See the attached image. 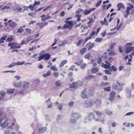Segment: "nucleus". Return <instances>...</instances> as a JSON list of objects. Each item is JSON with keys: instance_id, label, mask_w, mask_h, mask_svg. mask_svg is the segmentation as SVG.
Returning <instances> with one entry per match:
<instances>
[{"instance_id": "1", "label": "nucleus", "mask_w": 134, "mask_h": 134, "mask_svg": "<svg viewBox=\"0 0 134 134\" xmlns=\"http://www.w3.org/2000/svg\"><path fill=\"white\" fill-rule=\"evenodd\" d=\"M95 118V115L92 113H91L88 115L87 117L85 116V120L83 122L85 124L87 123L88 121H91L93 119Z\"/></svg>"}, {"instance_id": "2", "label": "nucleus", "mask_w": 134, "mask_h": 134, "mask_svg": "<svg viewBox=\"0 0 134 134\" xmlns=\"http://www.w3.org/2000/svg\"><path fill=\"white\" fill-rule=\"evenodd\" d=\"M71 85V83L69 85V86H70V88L75 89L81 86L82 85V82L81 81H78L77 82H73L70 86Z\"/></svg>"}, {"instance_id": "3", "label": "nucleus", "mask_w": 134, "mask_h": 134, "mask_svg": "<svg viewBox=\"0 0 134 134\" xmlns=\"http://www.w3.org/2000/svg\"><path fill=\"white\" fill-rule=\"evenodd\" d=\"M37 129V130L36 131L38 133H43L46 131L47 130V128L46 127L38 126Z\"/></svg>"}, {"instance_id": "4", "label": "nucleus", "mask_w": 134, "mask_h": 134, "mask_svg": "<svg viewBox=\"0 0 134 134\" xmlns=\"http://www.w3.org/2000/svg\"><path fill=\"white\" fill-rule=\"evenodd\" d=\"M117 83L118 85V86L115 84H113L112 86V88L114 90H116L119 91H122V86L118 82H117Z\"/></svg>"}, {"instance_id": "5", "label": "nucleus", "mask_w": 134, "mask_h": 134, "mask_svg": "<svg viewBox=\"0 0 134 134\" xmlns=\"http://www.w3.org/2000/svg\"><path fill=\"white\" fill-rule=\"evenodd\" d=\"M115 94L116 93L115 91L111 92L110 93L108 100H110V102L114 100L115 99Z\"/></svg>"}, {"instance_id": "6", "label": "nucleus", "mask_w": 134, "mask_h": 134, "mask_svg": "<svg viewBox=\"0 0 134 134\" xmlns=\"http://www.w3.org/2000/svg\"><path fill=\"white\" fill-rule=\"evenodd\" d=\"M85 106L87 108H88L91 106H93L94 105V101L89 102L86 101L84 104Z\"/></svg>"}, {"instance_id": "7", "label": "nucleus", "mask_w": 134, "mask_h": 134, "mask_svg": "<svg viewBox=\"0 0 134 134\" xmlns=\"http://www.w3.org/2000/svg\"><path fill=\"white\" fill-rule=\"evenodd\" d=\"M71 117L77 119H79L81 117L80 115L76 112H74L72 113L71 115Z\"/></svg>"}, {"instance_id": "8", "label": "nucleus", "mask_w": 134, "mask_h": 134, "mask_svg": "<svg viewBox=\"0 0 134 134\" xmlns=\"http://www.w3.org/2000/svg\"><path fill=\"white\" fill-rule=\"evenodd\" d=\"M18 44L15 43L13 42H9L8 44V46L10 47L11 49H14L16 48V46Z\"/></svg>"}, {"instance_id": "9", "label": "nucleus", "mask_w": 134, "mask_h": 134, "mask_svg": "<svg viewBox=\"0 0 134 134\" xmlns=\"http://www.w3.org/2000/svg\"><path fill=\"white\" fill-rule=\"evenodd\" d=\"M65 23L67 24L70 26L69 29H71V28L73 27V25L74 24L76 23V21H65Z\"/></svg>"}, {"instance_id": "10", "label": "nucleus", "mask_w": 134, "mask_h": 134, "mask_svg": "<svg viewBox=\"0 0 134 134\" xmlns=\"http://www.w3.org/2000/svg\"><path fill=\"white\" fill-rule=\"evenodd\" d=\"M125 52L126 54L129 53L132 51L134 49V47H125Z\"/></svg>"}, {"instance_id": "11", "label": "nucleus", "mask_w": 134, "mask_h": 134, "mask_svg": "<svg viewBox=\"0 0 134 134\" xmlns=\"http://www.w3.org/2000/svg\"><path fill=\"white\" fill-rule=\"evenodd\" d=\"M23 88L24 89L26 90L29 87L30 83L29 82L26 81H23Z\"/></svg>"}, {"instance_id": "12", "label": "nucleus", "mask_w": 134, "mask_h": 134, "mask_svg": "<svg viewBox=\"0 0 134 134\" xmlns=\"http://www.w3.org/2000/svg\"><path fill=\"white\" fill-rule=\"evenodd\" d=\"M95 44L94 43L89 42L86 44V47L88 50L90 49L94 46Z\"/></svg>"}, {"instance_id": "13", "label": "nucleus", "mask_w": 134, "mask_h": 134, "mask_svg": "<svg viewBox=\"0 0 134 134\" xmlns=\"http://www.w3.org/2000/svg\"><path fill=\"white\" fill-rule=\"evenodd\" d=\"M86 88H85L81 92V97L82 98H87V94L86 93Z\"/></svg>"}, {"instance_id": "14", "label": "nucleus", "mask_w": 134, "mask_h": 134, "mask_svg": "<svg viewBox=\"0 0 134 134\" xmlns=\"http://www.w3.org/2000/svg\"><path fill=\"white\" fill-rule=\"evenodd\" d=\"M126 93L127 98H129L131 97V91L127 88L126 89Z\"/></svg>"}, {"instance_id": "15", "label": "nucleus", "mask_w": 134, "mask_h": 134, "mask_svg": "<svg viewBox=\"0 0 134 134\" xmlns=\"http://www.w3.org/2000/svg\"><path fill=\"white\" fill-rule=\"evenodd\" d=\"M44 58L46 60H48L51 57V55L49 53H46L43 54Z\"/></svg>"}, {"instance_id": "16", "label": "nucleus", "mask_w": 134, "mask_h": 134, "mask_svg": "<svg viewBox=\"0 0 134 134\" xmlns=\"http://www.w3.org/2000/svg\"><path fill=\"white\" fill-rule=\"evenodd\" d=\"M62 116L61 115L59 114L58 115L57 117L56 118V120L58 123L60 124L62 122Z\"/></svg>"}, {"instance_id": "17", "label": "nucleus", "mask_w": 134, "mask_h": 134, "mask_svg": "<svg viewBox=\"0 0 134 134\" xmlns=\"http://www.w3.org/2000/svg\"><path fill=\"white\" fill-rule=\"evenodd\" d=\"M94 104H95L96 106L97 107H99L101 104L102 101L98 99H97L95 102H94Z\"/></svg>"}, {"instance_id": "18", "label": "nucleus", "mask_w": 134, "mask_h": 134, "mask_svg": "<svg viewBox=\"0 0 134 134\" xmlns=\"http://www.w3.org/2000/svg\"><path fill=\"white\" fill-rule=\"evenodd\" d=\"M8 125V123L7 122V120H6L5 122L1 123L0 124V126L3 128H5Z\"/></svg>"}, {"instance_id": "19", "label": "nucleus", "mask_w": 134, "mask_h": 134, "mask_svg": "<svg viewBox=\"0 0 134 134\" xmlns=\"http://www.w3.org/2000/svg\"><path fill=\"white\" fill-rule=\"evenodd\" d=\"M36 5H35V4H34L33 5L31 4H30L29 6L27 7V8L29 9H30L31 10H34L36 9V8L35 7Z\"/></svg>"}, {"instance_id": "20", "label": "nucleus", "mask_w": 134, "mask_h": 134, "mask_svg": "<svg viewBox=\"0 0 134 134\" xmlns=\"http://www.w3.org/2000/svg\"><path fill=\"white\" fill-rule=\"evenodd\" d=\"M101 66L106 69H109L110 67V65L105 64L103 63H102Z\"/></svg>"}, {"instance_id": "21", "label": "nucleus", "mask_w": 134, "mask_h": 134, "mask_svg": "<svg viewBox=\"0 0 134 134\" xmlns=\"http://www.w3.org/2000/svg\"><path fill=\"white\" fill-rule=\"evenodd\" d=\"M17 25L16 23L14 21H12L9 25L10 27H16Z\"/></svg>"}, {"instance_id": "22", "label": "nucleus", "mask_w": 134, "mask_h": 134, "mask_svg": "<svg viewBox=\"0 0 134 134\" xmlns=\"http://www.w3.org/2000/svg\"><path fill=\"white\" fill-rule=\"evenodd\" d=\"M67 61L66 60H63L62 61L59 65V67L61 68L66 63Z\"/></svg>"}, {"instance_id": "23", "label": "nucleus", "mask_w": 134, "mask_h": 134, "mask_svg": "<svg viewBox=\"0 0 134 134\" xmlns=\"http://www.w3.org/2000/svg\"><path fill=\"white\" fill-rule=\"evenodd\" d=\"M51 74V71L50 70L48 71L47 73H45L43 75V76L44 77H47V76L50 75Z\"/></svg>"}, {"instance_id": "24", "label": "nucleus", "mask_w": 134, "mask_h": 134, "mask_svg": "<svg viewBox=\"0 0 134 134\" xmlns=\"http://www.w3.org/2000/svg\"><path fill=\"white\" fill-rule=\"evenodd\" d=\"M7 37V35H5L1 37L0 39V44L4 42V40H5Z\"/></svg>"}, {"instance_id": "25", "label": "nucleus", "mask_w": 134, "mask_h": 134, "mask_svg": "<svg viewBox=\"0 0 134 134\" xmlns=\"http://www.w3.org/2000/svg\"><path fill=\"white\" fill-rule=\"evenodd\" d=\"M99 70V69L97 67H95L93 68L91 70V71L92 73H95L98 71Z\"/></svg>"}, {"instance_id": "26", "label": "nucleus", "mask_w": 134, "mask_h": 134, "mask_svg": "<svg viewBox=\"0 0 134 134\" xmlns=\"http://www.w3.org/2000/svg\"><path fill=\"white\" fill-rule=\"evenodd\" d=\"M117 7H119L120 8H125V7L124 5L121 3H119L117 5Z\"/></svg>"}, {"instance_id": "27", "label": "nucleus", "mask_w": 134, "mask_h": 134, "mask_svg": "<svg viewBox=\"0 0 134 134\" xmlns=\"http://www.w3.org/2000/svg\"><path fill=\"white\" fill-rule=\"evenodd\" d=\"M70 122L71 123L75 124L77 122L76 120L74 119L71 118L69 120Z\"/></svg>"}, {"instance_id": "28", "label": "nucleus", "mask_w": 134, "mask_h": 134, "mask_svg": "<svg viewBox=\"0 0 134 134\" xmlns=\"http://www.w3.org/2000/svg\"><path fill=\"white\" fill-rule=\"evenodd\" d=\"M0 118H4V119L5 118V114L3 111L1 110H0Z\"/></svg>"}, {"instance_id": "29", "label": "nucleus", "mask_w": 134, "mask_h": 134, "mask_svg": "<svg viewBox=\"0 0 134 134\" xmlns=\"http://www.w3.org/2000/svg\"><path fill=\"white\" fill-rule=\"evenodd\" d=\"M105 112L106 113L109 115H110L113 114L112 112L108 109H106L105 110Z\"/></svg>"}, {"instance_id": "30", "label": "nucleus", "mask_w": 134, "mask_h": 134, "mask_svg": "<svg viewBox=\"0 0 134 134\" xmlns=\"http://www.w3.org/2000/svg\"><path fill=\"white\" fill-rule=\"evenodd\" d=\"M21 84V82H20L19 83H14V85L16 88H18L20 87Z\"/></svg>"}, {"instance_id": "31", "label": "nucleus", "mask_w": 134, "mask_h": 134, "mask_svg": "<svg viewBox=\"0 0 134 134\" xmlns=\"http://www.w3.org/2000/svg\"><path fill=\"white\" fill-rule=\"evenodd\" d=\"M14 90V89H9L7 90L6 92L8 94L12 93Z\"/></svg>"}, {"instance_id": "32", "label": "nucleus", "mask_w": 134, "mask_h": 134, "mask_svg": "<svg viewBox=\"0 0 134 134\" xmlns=\"http://www.w3.org/2000/svg\"><path fill=\"white\" fill-rule=\"evenodd\" d=\"M86 49L87 48H85L82 49L80 51V53L82 54H83L86 51Z\"/></svg>"}, {"instance_id": "33", "label": "nucleus", "mask_w": 134, "mask_h": 134, "mask_svg": "<svg viewBox=\"0 0 134 134\" xmlns=\"http://www.w3.org/2000/svg\"><path fill=\"white\" fill-rule=\"evenodd\" d=\"M83 63V60H81L78 63H77V62L75 63V64L77 65L78 66H80Z\"/></svg>"}, {"instance_id": "34", "label": "nucleus", "mask_w": 134, "mask_h": 134, "mask_svg": "<svg viewBox=\"0 0 134 134\" xmlns=\"http://www.w3.org/2000/svg\"><path fill=\"white\" fill-rule=\"evenodd\" d=\"M58 109L60 110H61L63 108V106L62 103L59 104L58 105Z\"/></svg>"}, {"instance_id": "35", "label": "nucleus", "mask_w": 134, "mask_h": 134, "mask_svg": "<svg viewBox=\"0 0 134 134\" xmlns=\"http://www.w3.org/2000/svg\"><path fill=\"white\" fill-rule=\"evenodd\" d=\"M111 87H107L104 88V90L106 91L109 92L111 90Z\"/></svg>"}, {"instance_id": "36", "label": "nucleus", "mask_w": 134, "mask_h": 134, "mask_svg": "<svg viewBox=\"0 0 134 134\" xmlns=\"http://www.w3.org/2000/svg\"><path fill=\"white\" fill-rule=\"evenodd\" d=\"M94 76L92 75H89L86 78V79L87 80H90L92 78H94Z\"/></svg>"}, {"instance_id": "37", "label": "nucleus", "mask_w": 134, "mask_h": 134, "mask_svg": "<svg viewBox=\"0 0 134 134\" xmlns=\"http://www.w3.org/2000/svg\"><path fill=\"white\" fill-rule=\"evenodd\" d=\"M60 83V81L59 80L55 82V84L57 86L59 87L61 85Z\"/></svg>"}, {"instance_id": "38", "label": "nucleus", "mask_w": 134, "mask_h": 134, "mask_svg": "<svg viewBox=\"0 0 134 134\" xmlns=\"http://www.w3.org/2000/svg\"><path fill=\"white\" fill-rule=\"evenodd\" d=\"M36 25H39V26H40V29H41L44 26L43 24V23H37L36 24Z\"/></svg>"}, {"instance_id": "39", "label": "nucleus", "mask_w": 134, "mask_h": 134, "mask_svg": "<svg viewBox=\"0 0 134 134\" xmlns=\"http://www.w3.org/2000/svg\"><path fill=\"white\" fill-rule=\"evenodd\" d=\"M20 27L21 28H19L17 31L18 32V33H21L24 31V29L22 28V27L20 26Z\"/></svg>"}, {"instance_id": "40", "label": "nucleus", "mask_w": 134, "mask_h": 134, "mask_svg": "<svg viewBox=\"0 0 134 134\" xmlns=\"http://www.w3.org/2000/svg\"><path fill=\"white\" fill-rule=\"evenodd\" d=\"M89 20H90V21H88L87 23V24L89 25V24L91 23H93L94 22V21H93V18H90L89 19Z\"/></svg>"}, {"instance_id": "41", "label": "nucleus", "mask_w": 134, "mask_h": 134, "mask_svg": "<svg viewBox=\"0 0 134 134\" xmlns=\"http://www.w3.org/2000/svg\"><path fill=\"white\" fill-rule=\"evenodd\" d=\"M103 39L102 38H97L95 40V42H100L102 41Z\"/></svg>"}, {"instance_id": "42", "label": "nucleus", "mask_w": 134, "mask_h": 134, "mask_svg": "<svg viewBox=\"0 0 134 134\" xmlns=\"http://www.w3.org/2000/svg\"><path fill=\"white\" fill-rule=\"evenodd\" d=\"M15 65L16 63L13 62L12 63H11V64H10L8 66V67L9 68H12L13 66H15Z\"/></svg>"}, {"instance_id": "43", "label": "nucleus", "mask_w": 134, "mask_h": 134, "mask_svg": "<svg viewBox=\"0 0 134 134\" xmlns=\"http://www.w3.org/2000/svg\"><path fill=\"white\" fill-rule=\"evenodd\" d=\"M90 55H91L90 53H88L85 55L84 58L85 59H88L90 58Z\"/></svg>"}, {"instance_id": "44", "label": "nucleus", "mask_w": 134, "mask_h": 134, "mask_svg": "<svg viewBox=\"0 0 134 134\" xmlns=\"http://www.w3.org/2000/svg\"><path fill=\"white\" fill-rule=\"evenodd\" d=\"M43 59H44V57L43 54H42L38 57L37 59V61H40Z\"/></svg>"}, {"instance_id": "45", "label": "nucleus", "mask_w": 134, "mask_h": 134, "mask_svg": "<svg viewBox=\"0 0 134 134\" xmlns=\"http://www.w3.org/2000/svg\"><path fill=\"white\" fill-rule=\"evenodd\" d=\"M83 13L85 15H87L89 14L90 13L89 10H84Z\"/></svg>"}, {"instance_id": "46", "label": "nucleus", "mask_w": 134, "mask_h": 134, "mask_svg": "<svg viewBox=\"0 0 134 134\" xmlns=\"http://www.w3.org/2000/svg\"><path fill=\"white\" fill-rule=\"evenodd\" d=\"M13 38L12 37L8 38L6 40V41L7 42H10L13 41Z\"/></svg>"}, {"instance_id": "47", "label": "nucleus", "mask_w": 134, "mask_h": 134, "mask_svg": "<svg viewBox=\"0 0 134 134\" xmlns=\"http://www.w3.org/2000/svg\"><path fill=\"white\" fill-rule=\"evenodd\" d=\"M25 62L24 61L22 62H18L16 63V65H22L24 64Z\"/></svg>"}, {"instance_id": "48", "label": "nucleus", "mask_w": 134, "mask_h": 134, "mask_svg": "<svg viewBox=\"0 0 134 134\" xmlns=\"http://www.w3.org/2000/svg\"><path fill=\"white\" fill-rule=\"evenodd\" d=\"M0 94L3 97H4L6 95V93L5 91L0 92Z\"/></svg>"}, {"instance_id": "49", "label": "nucleus", "mask_w": 134, "mask_h": 134, "mask_svg": "<svg viewBox=\"0 0 134 134\" xmlns=\"http://www.w3.org/2000/svg\"><path fill=\"white\" fill-rule=\"evenodd\" d=\"M104 72L107 74L109 75H111V73L109 70H105Z\"/></svg>"}, {"instance_id": "50", "label": "nucleus", "mask_w": 134, "mask_h": 134, "mask_svg": "<svg viewBox=\"0 0 134 134\" xmlns=\"http://www.w3.org/2000/svg\"><path fill=\"white\" fill-rule=\"evenodd\" d=\"M94 112L96 113V114L98 116H100L102 114V113H101L98 111H94Z\"/></svg>"}, {"instance_id": "51", "label": "nucleus", "mask_w": 134, "mask_h": 134, "mask_svg": "<svg viewBox=\"0 0 134 134\" xmlns=\"http://www.w3.org/2000/svg\"><path fill=\"white\" fill-rule=\"evenodd\" d=\"M133 44V43L132 42H128L126 43L125 47H129L128 46H132Z\"/></svg>"}, {"instance_id": "52", "label": "nucleus", "mask_w": 134, "mask_h": 134, "mask_svg": "<svg viewBox=\"0 0 134 134\" xmlns=\"http://www.w3.org/2000/svg\"><path fill=\"white\" fill-rule=\"evenodd\" d=\"M83 40L81 39L79 40L77 43L76 45L77 46H79L80 44L82 42Z\"/></svg>"}, {"instance_id": "53", "label": "nucleus", "mask_w": 134, "mask_h": 134, "mask_svg": "<svg viewBox=\"0 0 134 134\" xmlns=\"http://www.w3.org/2000/svg\"><path fill=\"white\" fill-rule=\"evenodd\" d=\"M102 2V0H100L98 3H97L95 5V6L96 7H98L101 4Z\"/></svg>"}, {"instance_id": "54", "label": "nucleus", "mask_w": 134, "mask_h": 134, "mask_svg": "<svg viewBox=\"0 0 134 134\" xmlns=\"http://www.w3.org/2000/svg\"><path fill=\"white\" fill-rule=\"evenodd\" d=\"M51 98H49L47 100H46V103L47 104V105H48L49 104H51V103L50 100Z\"/></svg>"}, {"instance_id": "55", "label": "nucleus", "mask_w": 134, "mask_h": 134, "mask_svg": "<svg viewBox=\"0 0 134 134\" xmlns=\"http://www.w3.org/2000/svg\"><path fill=\"white\" fill-rule=\"evenodd\" d=\"M134 114V112H128L126 113L125 115V116H128L132 114Z\"/></svg>"}, {"instance_id": "56", "label": "nucleus", "mask_w": 134, "mask_h": 134, "mask_svg": "<svg viewBox=\"0 0 134 134\" xmlns=\"http://www.w3.org/2000/svg\"><path fill=\"white\" fill-rule=\"evenodd\" d=\"M50 68L54 71H57L58 70L54 66H51Z\"/></svg>"}, {"instance_id": "57", "label": "nucleus", "mask_w": 134, "mask_h": 134, "mask_svg": "<svg viewBox=\"0 0 134 134\" xmlns=\"http://www.w3.org/2000/svg\"><path fill=\"white\" fill-rule=\"evenodd\" d=\"M68 104L70 107H72L74 104V102H69Z\"/></svg>"}, {"instance_id": "58", "label": "nucleus", "mask_w": 134, "mask_h": 134, "mask_svg": "<svg viewBox=\"0 0 134 134\" xmlns=\"http://www.w3.org/2000/svg\"><path fill=\"white\" fill-rule=\"evenodd\" d=\"M95 33V31H93L91 32L90 35L89 36L91 38V37L93 36L94 35Z\"/></svg>"}, {"instance_id": "59", "label": "nucleus", "mask_w": 134, "mask_h": 134, "mask_svg": "<svg viewBox=\"0 0 134 134\" xmlns=\"http://www.w3.org/2000/svg\"><path fill=\"white\" fill-rule=\"evenodd\" d=\"M91 38L89 37H88L87 38H86L84 39V42L83 43V44H85L86 42L89 39H91Z\"/></svg>"}, {"instance_id": "60", "label": "nucleus", "mask_w": 134, "mask_h": 134, "mask_svg": "<svg viewBox=\"0 0 134 134\" xmlns=\"http://www.w3.org/2000/svg\"><path fill=\"white\" fill-rule=\"evenodd\" d=\"M115 54V53L114 52L111 51V52H109L108 53V54L109 55L113 56Z\"/></svg>"}, {"instance_id": "61", "label": "nucleus", "mask_w": 134, "mask_h": 134, "mask_svg": "<svg viewBox=\"0 0 134 134\" xmlns=\"http://www.w3.org/2000/svg\"><path fill=\"white\" fill-rule=\"evenodd\" d=\"M111 69L114 71H116L117 70V69L114 66H112L111 67Z\"/></svg>"}, {"instance_id": "62", "label": "nucleus", "mask_w": 134, "mask_h": 134, "mask_svg": "<svg viewBox=\"0 0 134 134\" xmlns=\"http://www.w3.org/2000/svg\"><path fill=\"white\" fill-rule=\"evenodd\" d=\"M102 61V59L101 57L99 58L97 60V63L98 64H100Z\"/></svg>"}, {"instance_id": "63", "label": "nucleus", "mask_w": 134, "mask_h": 134, "mask_svg": "<svg viewBox=\"0 0 134 134\" xmlns=\"http://www.w3.org/2000/svg\"><path fill=\"white\" fill-rule=\"evenodd\" d=\"M83 10V9H79L76 12V13H79L80 12H82Z\"/></svg>"}, {"instance_id": "64", "label": "nucleus", "mask_w": 134, "mask_h": 134, "mask_svg": "<svg viewBox=\"0 0 134 134\" xmlns=\"http://www.w3.org/2000/svg\"><path fill=\"white\" fill-rule=\"evenodd\" d=\"M51 134H56L57 132L55 130H52L51 131Z\"/></svg>"}]
</instances>
